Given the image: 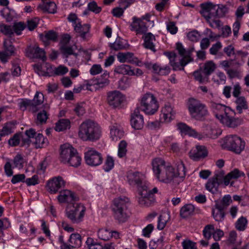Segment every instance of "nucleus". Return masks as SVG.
<instances>
[{
    "mask_svg": "<svg viewBox=\"0 0 249 249\" xmlns=\"http://www.w3.org/2000/svg\"><path fill=\"white\" fill-rule=\"evenodd\" d=\"M152 165L155 176L160 182L168 183L176 177L174 168L160 158L154 159Z\"/></svg>",
    "mask_w": 249,
    "mask_h": 249,
    "instance_id": "f257e3e1",
    "label": "nucleus"
},
{
    "mask_svg": "<svg viewBox=\"0 0 249 249\" xmlns=\"http://www.w3.org/2000/svg\"><path fill=\"white\" fill-rule=\"evenodd\" d=\"M78 135L83 141L93 142L99 140L102 130L98 124L91 120H87L79 125Z\"/></svg>",
    "mask_w": 249,
    "mask_h": 249,
    "instance_id": "f03ea898",
    "label": "nucleus"
},
{
    "mask_svg": "<svg viewBox=\"0 0 249 249\" xmlns=\"http://www.w3.org/2000/svg\"><path fill=\"white\" fill-rule=\"evenodd\" d=\"M128 203L129 199L125 196L119 197L114 200L112 210L114 217L119 222L124 223L127 219L129 216Z\"/></svg>",
    "mask_w": 249,
    "mask_h": 249,
    "instance_id": "7ed1b4c3",
    "label": "nucleus"
},
{
    "mask_svg": "<svg viewBox=\"0 0 249 249\" xmlns=\"http://www.w3.org/2000/svg\"><path fill=\"white\" fill-rule=\"evenodd\" d=\"M200 7V13L206 20L223 17L227 11L225 6L220 7L210 2L201 3Z\"/></svg>",
    "mask_w": 249,
    "mask_h": 249,
    "instance_id": "20e7f679",
    "label": "nucleus"
},
{
    "mask_svg": "<svg viewBox=\"0 0 249 249\" xmlns=\"http://www.w3.org/2000/svg\"><path fill=\"white\" fill-rule=\"evenodd\" d=\"M188 108L191 117L197 121H203L209 114L206 106L194 98L189 99Z\"/></svg>",
    "mask_w": 249,
    "mask_h": 249,
    "instance_id": "39448f33",
    "label": "nucleus"
},
{
    "mask_svg": "<svg viewBox=\"0 0 249 249\" xmlns=\"http://www.w3.org/2000/svg\"><path fill=\"white\" fill-rule=\"evenodd\" d=\"M222 146L236 154H240L245 148V142L237 135H231L224 139Z\"/></svg>",
    "mask_w": 249,
    "mask_h": 249,
    "instance_id": "423d86ee",
    "label": "nucleus"
},
{
    "mask_svg": "<svg viewBox=\"0 0 249 249\" xmlns=\"http://www.w3.org/2000/svg\"><path fill=\"white\" fill-rule=\"evenodd\" d=\"M85 210L86 208L83 205L74 203L67 206L66 214L72 223H79L83 220Z\"/></svg>",
    "mask_w": 249,
    "mask_h": 249,
    "instance_id": "0eeeda50",
    "label": "nucleus"
},
{
    "mask_svg": "<svg viewBox=\"0 0 249 249\" xmlns=\"http://www.w3.org/2000/svg\"><path fill=\"white\" fill-rule=\"evenodd\" d=\"M139 107L140 110H141L147 114L152 115L157 111L159 106L154 95L147 93L142 98L141 106Z\"/></svg>",
    "mask_w": 249,
    "mask_h": 249,
    "instance_id": "6e6552de",
    "label": "nucleus"
},
{
    "mask_svg": "<svg viewBox=\"0 0 249 249\" xmlns=\"http://www.w3.org/2000/svg\"><path fill=\"white\" fill-rule=\"evenodd\" d=\"M235 114V112L230 107L217 119L224 126L235 128L241 124V120L234 117Z\"/></svg>",
    "mask_w": 249,
    "mask_h": 249,
    "instance_id": "1a4fd4ad",
    "label": "nucleus"
},
{
    "mask_svg": "<svg viewBox=\"0 0 249 249\" xmlns=\"http://www.w3.org/2000/svg\"><path fill=\"white\" fill-rule=\"evenodd\" d=\"M84 159L87 165L92 167L100 165L103 160L102 154L93 148H89L85 152Z\"/></svg>",
    "mask_w": 249,
    "mask_h": 249,
    "instance_id": "9d476101",
    "label": "nucleus"
},
{
    "mask_svg": "<svg viewBox=\"0 0 249 249\" xmlns=\"http://www.w3.org/2000/svg\"><path fill=\"white\" fill-rule=\"evenodd\" d=\"M144 176L138 172H130L127 175L128 181L130 185H137L138 191L147 188L144 181Z\"/></svg>",
    "mask_w": 249,
    "mask_h": 249,
    "instance_id": "9b49d317",
    "label": "nucleus"
},
{
    "mask_svg": "<svg viewBox=\"0 0 249 249\" xmlns=\"http://www.w3.org/2000/svg\"><path fill=\"white\" fill-rule=\"evenodd\" d=\"M60 49L63 57L70 65L71 63L73 64L76 62L78 54L74 52L75 49L73 46L64 44L61 45Z\"/></svg>",
    "mask_w": 249,
    "mask_h": 249,
    "instance_id": "f8f14e48",
    "label": "nucleus"
},
{
    "mask_svg": "<svg viewBox=\"0 0 249 249\" xmlns=\"http://www.w3.org/2000/svg\"><path fill=\"white\" fill-rule=\"evenodd\" d=\"M138 202L142 207L150 206L155 201L154 196L148 193L147 187L138 191Z\"/></svg>",
    "mask_w": 249,
    "mask_h": 249,
    "instance_id": "ddd939ff",
    "label": "nucleus"
},
{
    "mask_svg": "<svg viewBox=\"0 0 249 249\" xmlns=\"http://www.w3.org/2000/svg\"><path fill=\"white\" fill-rule=\"evenodd\" d=\"M178 129L182 135H189L198 140H202L204 136L201 134L197 132L196 130L193 129L184 123H178L177 124Z\"/></svg>",
    "mask_w": 249,
    "mask_h": 249,
    "instance_id": "4468645a",
    "label": "nucleus"
},
{
    "mask_svg": "<svg viewBox=\"0 0 249 249\" xmlns=\"http://www.w3.org/2000/svg\"><path fill=\"white\" fill-rule=\"evenodd\" d=\"M124 100L123 95L119 91L114 90L107 93V101L109 106L115 108L122 103Z\"/></svg>",
    "mask_w": 249,
    "mask_h": 249,
    "instance_id": "2eb2a0df",
    "label": "nucleus"
},
{
    "mask_svg": "<svg viewBox=\"0 0 249 249\" xmlns=\"http://www.w3.org/2000/svg\"><path fill=\"white\" fill-rule=\"evenodd\" d=\"M130 123L132 127L135 129H141L143 126L144 120L142 115L140 114L139 107H137L131 115Z\"/></svg>",
    "mask_w": 249,
    "mask_h": 249,
    "instance_id": "dca6fc26",
    "label": "nucleus"
},
{
    "mask_svg": "<svg viewBox=\"0 0 249 249\" xmlns=\"http://www.w3.org/2000/svg\"><path fill=\"white\" fill-rule=\"evenodd\" d=\"M130 30L135 31L137 35H142L146 33L147 27L146 23L136 17L132 18V22L130 25Z\"/></svg>",
    "mask_w": 249,
    "mask_h": 249,
    "instance_id": "f3484780",
    "label": "nucleus"
},
{
    "mask_svg": "<svg viewBox=\"0 0 249 249\" xmlns=\"http://www.w3.org/2000/svg\"><path fill=\"white\" fill-rule=\"evenodd\" d=\"M65 182L62 178L60 176L54 177L48 181L47 184V190L51 194L56 193L60 188L65 186Z\"/></svg>",
    "mask_w": 249,
    "mask_h": 249,
    "instance_id": "a211bd4d",
    "label": "nucleus"
},
{
    "mask_svg": "<svg viewBox=\"0 0 249 249\" xmlns=\"http://www.w3.org/2000/svg\"><path fill=\"white\" fill-rule=\"evenodd\" d=\"M76 149L69 143H65L60 146V159L62 162L67 163L76 152Z\"/></svg>",
    "mask_w": 249,
    "mask_h": 249,
    "instance_id": "6ab92c4d",
    "label": "nucleus"
},
{
    "mask_svg": "<svg viewBox=\"0 0 249 249\" xmlns=\"http://www.w3.org/2000/svg\"><path fill=\"white\" fill-rule=\"evenodd\" d=\"M26 55L31 58L40 59L43 61L46 59L44 51L37 46H29L26 49Z\"/></svg>",
    "mask_w": 249,
    "mask_h": 249,
    "instance_id": "aec40b11",
    "label": "nucleus"
},
{
    "mask_svg": "<svg viewBox=\"0 0 249 249\" xmlns=\"http://www.w3.org/2000/svg\"><path fill=\"white\" fill-rule=\"evenodd\" d=\"M190 157L194 160H198L207 156L206 147L202 145H197L192 148L189 152Z\"/></svg>",
    "mask_w": 249,
    "mask_h": 249,
    "instance_id": "412c9836",
    "label": "nucleus"
},
{
    "mask_svg": "<svg viewBox=\"0 0 249 249\" xmlns=\"http://www.w3.org/2000/svg\"><path fill=\"white\" fill-rule=\"evenodd\" d=\"M57 198L60 203H72L73 201L78 200V198L75 196V194L68 190L60 192Z\"/></svg>",
    "mask_w": 249,
    "mask_h": 249,
    "instance_id": "4be33fe9",
    "label": "nucleus"
},
{
    "mask_svg": "<svg viewBox=\"0 0 249 249\" xmlns=\"http://www.w3.org/2000/svg\"><path fill=\"white\" fill-rule=\"evenodd\" d=\"M210 107L217 119L227 111V109L230 108L229 107L216 103L213 101L210 102Z\"/></svg>",
    "mask_w": 249,
    "mask_h": 249,
    "instance_id": "5701e85b",
    "label": "nucleus"
},
{
    "mask_svg": "<svg viewBox=\"0 0 249 249\" xmlns=\"http://www.w3.org/2000/svg\"><path fill=\"white\" fill-rule=\"evenodd\" d=\"M244 175V173L239 171L238 169L235 168L233 169L225 176L224 185L228 186L230 184L231 186H232L234 184L233 179H236Z\"/></svg>",
    "mask_w": 249,
    "mask_h": 249,
    "instance_id": "b1692460",
    "label": "nucleus"
},
{
    "mask_svg": "<svg viewBox=\"0 0 249 249\" xmlns=\"http://www.w3.org/2000/svg\"><path fill=\"white\" fill-rule=\"evenodd\" d=\"M142 38L144 40L143 47L154 53L156 52V50L154 44V42L156 40L155 36L152 33H148L144 34Z\"/></svg>",
    "mask_w": 249,
    "mask_h": 249,
    "instance_id": "393cba45",
    "label": "nucleus"
},
{
    "mask_svg": "<svg viewBox=\"0 0 249 249\" xmlns=\"http://www.w3.org/2000/svg\"><path fill=\"white\" fill-rule=\"evenodd\" d=\"M90 26L89 24H82L81 22L74 25V30L83 40L86 39V35L89 33Z\"/></svg>",
    "mask_w": 249,
    "mask_h": 249,
    "instance_id": "a878e982",
    "label": "nucleus"
},
{
    "mask_svg": "<svg viewBox=\"0 0 249 249\" xmlns=\"http://www.w3.org/2000/svg\"><path fill=\"white\" fill-rule=\"evenodd\" d=\"M109 83V80L108 79H106L102 76H100V78L92 80L87 84V89L90 90L89 87L92 85L96 86V88H103L107 86Z\"/></svg>",
    "mask_w": 249,
    "mask_h": 249,
    "instance_id": "bb28decb",
    "label": "nucleus"
},
{
    "mask_svg": "<svg viewBox=\"0 0 249 249\" xmlns=\"http://www.w3.org/2000/svg\"><path fill=\"white\" fill-rule=\"evenodd\" d=\"M225 209L221 208L219 205L215 204L214 208L212 210V215L216 221L222 222L225 216Z\"/></svg>",
    "mask_w": 249,
    "mask_h": 249,
    "instance_id": "cd10ccee",
    "label": "nucleus"
},
{
    "mask_svg": "<svg viewBox=\"0 0 249 249\" xmlns=\"http://www.w3.org/2000/svg\"><path fill=\"white\" fill-rule=\"evenodd\" d=\"M114 72L124 75H135L134 69H132L129 65L125 64L116 67L114 69Z\"/></svg>",
    "mask_w": 249,
    "mask_h": 249,
    "instance_id": "c85d7f7f",
    "label": "nucleus"
},
{
    "mask_svg": "<svg viewBox=\"0 0 249 249\" xmlns=\"http://www.w3.org/2000/svg\"><path fill=\"white\" fill-rule=\"evenodd\" d=\"M71 128V122L68 119H61L56 123L54 129L58 132L63 131Z\"/></svg>",
    "mask_w": 249,
    "mask_h": 249,
    "instance_id": "c756f323",
    "label": "nucleus"
},
{
    "mask_svg": "<svg viewBox=\"0 0 249 249\" xmlns=\"http://www.w3.org/2000/svg\"><path fill=\"white\" fill-rule=\"evenodd\" d=\"M193 76L195 79L200 83H207L209 81V75L205 73L201 67L193 72Z\"/></svg>",
    "mask_w": 249,
    "mask_h": 249,
    "instance_id": "7c9ffc66",
    "label": "nucleus"
},
{
    "mask_svg": "<svg viewBox=\"0 0 249 249\" xmlns=\"http://www.w3.org/2000/svg\"><path fill=\"white\" fill-rule=\"evenodd\" d=\"M37 135L35 130L30 128L25 132V136L22 138V142L24 144L29 146L32 142L33 139Z\"/></svg>",
    "mask_w": 249,
    "mask_h": 249,
    "instance_id": "2f4dec72",
    "label": "nucleus"
},
{
    "mask_svg": "<svg viewBox=\"0 0 249 249\" xmlns=\"http://www.w3.org/2000/svg\"><path fill=\"white\" fill-rule=\"evenodd\" d=\"M170 71L171 68L169 66H161L157 63L154 64L153 73L155 74L161 76L167 75Z\"/></svg>",
    "mask_w": 249,
    "mask_h": 249,
    "instance_id": "473e14b6",
    "label": "nucleus"
},
{
    "mask_svg": "<svg viewBox=\"0 0 249 249\" xmlns=\"http://www.w3.org/2000/svg\"><path fill=\"white\" fill-rule=\"evenodd\" d=\"M40 38L45 43H48V41H55L57 38V34L53 30L44 32V34L40 35Z\"/></svg>",
    "mask_w": 249,
    "mask_h": 249,
    "instance_id": "72a5a7b5",
    "label": "nucleus"
},
{
    "mask_svg": "<svg viewBox=\"0 0 249 249\" xmlns=\"http://www.w3.org/2000/svg\"><path fill=\"white\" fill-rule=\"evenodd\" d=\"M195 211V207L192 204H186L180 210V215L182 218H187L193 215Z\"/></svg>",
    "mask_w": 249,
    "mask_h": 249,
    "instance_id": "f704fd0d",
    "label": "nucleus"
},
{
    "mask_svg": "<svg viewBox=\"0 0 249 249\" xmlns=\"http://www.w3.org/2000/svg\"><path fill=\"white\" fill-rule=\"evenodd\" d=\"M133 53L127 52V53H119L117 54L118 60L120 62H127L129 63L135 62L134 57H133Z\"/></svg>",
    "mask_w": 249,
    "mask_h": 249,
    "instance_id": "c9c22d12",
    "label": "nucleus"
},
{
    "mask_svg": "<svg viewBox=\"0 0 249 249\" xmlns=\"http://www.w3.org/2000/svg\"><path fill=\"white\" fill-rule=\"evenodd\" d=\"M71 246L73 248H78L82 244L81 236L78 233H72L69 239Z\"/></svg>",
    "mask_w": 249,
    "mask_h": 249,
    "instance_id": "e433bc0d",
    "label": "nucleus"
},
{
    "mask_svg": "<svg viewBox=\"0 0 249 249\" xmlns=\"http://www.w3.org/2000/svg\"><path fill=\"white\" fill-rule=\"evenodd\" d=\"M16 123L9 122L5 124L1 130L0 129V140L1 137L8 135L13 132V129L15 127Z\"/></svg>",
    "mask_w": 249,
    "mask_h": 249,
    "instance_id": "4c0bfd02",
    "label": "nucleus"
},
{
    "mask_svg": "<svg viewBox=\"0 0 249 249\" xmlns=\"http://www.w3.org/2000/svg\"><path fill=\"white\" fill-rule=\"evenodd\" d=\"M236 110L239 114L243 112V109H248V104L246 99L243 96L238 97L235 101Z\"/></svg>",
    "mask_w": 249,
    "mask_h": 249,
    "instance_id": "58836bf2",
    "label": "nucleus"
},
{
    "mask_svg": "<svg viewBox=\"0 0 249 249\" xmlns=\"http://www.w3.org/2000/svg\"><path fill=\"white\" fill-rule=\"evenodd\" d=\"M49 114L46 110H40L37 113L36 123L37 124H46L49 118Z\"/></svg>",
    "mask_w": 249,
    "mask_h": 249,
    "instance_id": "ea45409f",
    "label": "nucleus"
},
{
    "mask_svg": "<svg viewBox=\"0 0 249 249\" xmlns=\"http://www.w3.org/2000/svg\"><path fill=\"white\" fill-rule=\"evenodd\" d=\"M46 142H47V140L44 137L42 134L38 133L35 138L33 139L31 143L35 148H42Z\"/></svg>",
    "mask_w": 249,
    "mask_h": 249,
    "instance_id": "a19ab883",
    "label": "nucleus"
},
{
    "mask_svg": "<svg viewBox=\"0 0 249 249\" xmlns=\"http://www.w3.org/2000/svg\"><path fill=\"white\" fill-rule=\"evenodd\" d=\"M219 185L220 184H218V182H217L215 179L211 178L206 184V188L212 193L215 194L218 192V188Z\"/></svg>",
    "mask_w": 249,
    "mask_h": 249,
    "instance_id": "79ce46f5",
    "label": "nucleus"
},
{
    "mask_svg": "<svg viewBox=\"0 0 249 249\" xmlns=\"http://www.w3.org/2000/svg\"><path fill=\"white\" fill-rule=\"evenodd\" d=\"M40 7L43 11L49 13L54 14L56 11V4L53 1L44 2V4Z\"/></svg>",
    "mask_w": 249,
    "mask_h": 249,
    "instance_id": "37998d69",
    "label": "nucleus"
},
{
    "mask_svg": "<svg viewBox=\"0 0 249 249\" xmlns=\"http://www.w3.org/2000/svg\"><path fill=\"white\" fill-rule=\"evenodd\" d=\"M44 100L43 94L40 92H37L34 99L31 100L32 105L33 106V112L36 111V107L37 106L41 105Z\"/></svg>",
    "mask_w": 249,
    "mask_h": 249,
    "instance_id": "c03bdc74",
    "label": "nucleus"
},
{
    "mask_svg": "<svg viewBox=\"0 0 249 249\" xmlns=\"http://www.w3.org/2000/svg\"><path fill=\"white\" fill-rule=\"evenodd\" d=\"M124 132L123 130L113 126L110 129L111 138L113 141H117L124 136Z\"/></svg>",
    "mask_w": 249,
    "mask_h": 249,
    "instance_id": "a18cd8bd",
    "label": "nucleus"
},
{
    "mask_svg": "<svg viewBox=\"0 0 249 249\" xmlns=\"http://www.w3.org/2000/svg\"><path fill=\"white\" fill-rule=\"evenodd\" d=\"M201 68L205 73L210 76L215 71L216 67L213 61H208L205 62Z\"/></svg>",
    "mask_w": 249,
    "mask_h": 249,
    "instance_id": "49530a36",
    "label": "nucleus"
},
{
    "mask_svg": "<svg viewBox=\"0 0 249 249\" xmlns=\"http://www.w3.org/2000/svg\"><path fill=\"white\" fill-rule=\"evenodd\" d=\"M81 162V158L76 150V152H74V154H73L67 163L69 164L71 166L77 167L80 165Z\"/></svg>",
    "mask_w": 249,
    "mask_h": 249,
    "instance_id": "de8ad7c7",
    "label": "nucleus"
},
{
    "mask_svg": "<svg viewBox=\"0 0 249 249\" xmlns=\"http://www.w3.org/2000/svg\"><path fill=\"white\" fill-rule=\"evenodd\" d=\"M232 202L231 196L230 195L225 196L221 200H215V204L219 205L224 209H226Z\"/></svg>",
    "mask_w": 249,
    "mask_h": 249,
    "instance_id": "09e8293b",
    "label": "nucleus"
},
{
    "mask_svg": "<svg viewBox=\"0 0 249 249\" xmlns=\"http://www.w3.org/2000/svg\"><path fill=\"white\" fill-rule=\"evenodd\" d=\"M169 217L167 213H163L160 215L158 218L157 228L160 230H162L165 227Z\"/></svg>",
    "mask_w": 249,
    "mask_h": 249,
    "instance_id": "8fccbe9b",
    "label": "nucleus"
},
{
    "mask_svg": "<svg viewBox=\"0 0 249 249\" xmlns=\"http://www.w3.org/2000/svg\"><path fill=\"white\" fill-rule=\"evenodd\" d=\"M0 32L8 37H11L14 35L13 28L12 26L1 23L0 24Z\"/></svg>",
    "mask_w": 249,
    "mask_h": 249,
    "instance_id": "3c124183",
    "label": "nucleus"
},
{
    "mask_svg": "<svg viewBox=\"0 0 249 249\" xmlns=\"http://www.w3.org/2000/svg\"><path fill=\"white\" fill-rule=\"evenodd\" d=\"M114 166V160L110 156H107L103 166V169L105 172L110 171Z\"/></svg>",
    "mask_w": 249,
    "mask_h": 249,
    "instance_id": "603ef678",
    "label": "nucleus"
},
{
    "mask_svg": "<svg viewBox=\"0 0 249 249\" xmlns=\"http://www.w3.org/2000/svg\"><path fill=\"white\" fill-rule=\"evenodd\" d=\"M109 46L111 50L115 51H118L125 48L123 40L120 37L117 38L114 43H110Z\"/></svg>",
    "mask_w": 249,
    "mask_h": 249,
    "instance_id": "864d4df0",
    "label": "nucleus"
},
{
    "mask_svg": "<svg viewBox=\"0 0 249 249\" xmlns=\"http://www.w3.org/2000/svg\"><path fill=\"white\" fill-rule=\"evenodd\" d=\"M201 134L204 136L203 139L205 137H208L211 139H216L220 134V133L218 132L217 129L211 127H209L206 133L204 134Z\"/></svg>",
    "mask_w": 249,
    "mask_h": 249,
    "instance_id": "5fc2aeb1",
    "label": "nucleus"
},
{
    "mask_svg": "<svg viewBox=\"0 0 249 249\" xmlns=\"http://www.w3.org/2000/svg\"><path fill=\"white\" fill-rule=\"evenodd\" d=\"M19 108L22 110H25L27 107H29L30 109L33 111V106L30 100L26 99H20L18 103Z\"/></svg>",
    "mask_w": 249,
    "mask_h": 249,
    "instance_id": "6e6d98bb",
    "label": "nucleus"
},
{
    "mask_svg": "<svg viewBox=\"0 0 249 249\" xmlns=\"http://www.w3.org/2000/svg\"><path fill=\"white\" fill-rule=\"evenodd\" d=\"M127 143L124 140L120 142L118 146V156L119 158L124 157L126 153L127 149Z\"/></svg>",
    "mask_w": 249,
    "mask_h": 249,
    "instance_id": "4d7b16f0",
    "label": "nucleus"
},
{
    "mask_svg": "<svg viewBox=\"0 0 249 249\" xmlns=\"http://www.w3.org/2000/svg\"><path fill=\"white\" fill-rule=\"evenodd\" d=\"M99 238L104 241L108 240L111 237V231L107 229H100L98 231Z\"/></svg>",
    "mask_w": 249,
    "mask_h": 249,
    "instance_id": "13d9d810",
    "label": "nucleus"
},
{
    "mask_svg": "<svg viewBox=\"0 0 249 249\" xmlns=\"http://www.w3.org/2000/svg\"><path fill=\"white\" fill-rule=\"evenodd\" d=\"M195 51L194 47H191L187 50H186V62H185V59H181L180 60V64L182 66H185L189 62L192 61L193 59L191 58V55L192 53Z\"/></svg>",
    "mask_w": 249,
    "mask_h": 249,
    "instance_id": "bf43d9fd",
    "label": "nucleus"
},
{
    "mask_svg": "<svg viewBox=\"0 0 249 249\" xmlns=\"http://www.w3.org/2000/svg\"><path fill=\"white\" fill-rule=\"evenodd\" d=\"M24 162V160L20 154H17L13 159L14 166L18 169L23 168Z\"/></svg>",
    "mask_w": 249,
    "mask_h": 249,
    "instance_id": "052dcab7",
    "label": "nucleus"
},
{
    "mask_svg": "<svg viewBox=\"0 0 249 249\" xmlns=\"http://www.w3.org/2000/svg\"><path fill=\"white\" fill-rule=\"evenodd\" d=\"M39 19L37 18H31L27 20V27L30 31H33L39 23Z\"/></svg>",
    "mask_w": 249,
    "mask_h": 249,
    "instance_id": "680f3d73",
    "label": "nucleus"
},
{
    "mask_svg": "<svg viewBox=\"0 0 249 249\" xmlns=\"http://www.w3.org/2000/svg\"><path fill=\"white\" fill-rule=\"evenodd\" d=\"M25 24L22 22L15 23L12 28H13L14 33H16L17 35H20L22 31L25 28Z\"/></svg>",
    "mask_w": 249,
    "mask_h": 249,
    "instance_id": "e2e57ef3",
    "label": "nucleus"
},
{
    "mask_svg": "<svg viewBox=\"0 0 249 249\" xmlns=\"http://www.w3.org/2000/svg\"><path fill=\"white\" fill-rule=\"evenodd\" d=\"M177 173H176L177 177H179L181 178H183L186 175L185 167L184 163L182 161L178 162L177 165Z\"/></svg>",
    "mask_w": 249,
    "mask_h": 249,
    "instance_id": "0e129e2a",
    "label": "nucleus"
},
{
    "mask_svg": "<svg viewBox=\"0 0 249 249\" xmlns=\"http://www.w3.org/2000/svg\"><path fill=\"white\" fill-rule=\"evenodd\" d=\"M247 220L245 217L242 216L236 223V228L240 231H244L247 226Z\"/></svg>",
    "mask_w": 249,
    "mask_h": 249,
    "instance_id": "69168bd1",
    "label": "nucleus"
},
{
    "mask_svg": "<svg viewBox=\"0 0 249 249\" xmlns=\"http://www.w3.org/2000/svg\"><path fill=\"white\" fill-rule=\"evenodd\" d=\"M87 9L95 14H99L102 10L101 7L97 5L96 1H92L88 3Z\"/></svg>",
    "mask_w": 249,
    "mask_h": 249,
    "instance_id": "338daca9",
    "label": "nucleus"
},
{
    "mask_svg": "<svg viewBox=\"0 0 249 249\" xmlns=\"http://www.w3.org/2000/svg\"><path fill=\"white\" fill-rule=\"evenodd\" d=\"M1 15L7 21H11L12 20L13 16L11 13L10 10L8 7H4L0 11Z\"/></svg>",
    "mask_w": 249,
    "mask_h": 249,
    "instance_id": "774afa93",
    "label": "nucleus"
}]
</instances>
